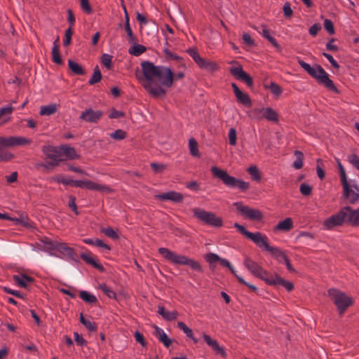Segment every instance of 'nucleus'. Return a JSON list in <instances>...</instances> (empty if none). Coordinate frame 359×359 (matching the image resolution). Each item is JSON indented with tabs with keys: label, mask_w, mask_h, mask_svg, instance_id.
<instances>
[{
	"label": "nucleus",
	"mask_w": 359,
	"mask_h": 359,
	"mask_svg": "<svg viewBox=\"0 0 359 359\" xmlns=\"http://www.w3.org/2000/svg\"><path fill=\"white\" fill-rule=\"evenodd\" d=\"M142 76L138 77L147 92L155 98L164 97L167 91L165 88H170L176 80L185 76L183 72L174 74L171 68L162 65H155L149 61L141 62Z\"/></svg>",
	"instance_id": "nucleus-1"
},
{
	"label": "nucleus",
	"mask_w": 359,
	"mask_h": 359,
	"mask_svg": "<svg viewBox=\"0 0 359 359\" xmlns=\"http://www.w3.org/2000/svg\"><path fill=\"white\" fill-rule=\"evenodd\" d=\"M233 226L248 239L252 241L257 246L262 248H263L266 251H268L271 255L276 259L278 262H282L287 256L285 252L281 250L276 247L271 246L268 243V238L266 236L263 235L260 232L252 233L248 231L243 225L238 223H234Z\"/></svg>",
	"instance_id": "nucleus-2"
},
{
	"label": "nucleus",
	"mask_w": 359,
	"mask_h": 359,
	"mask_svg": "<svg viewBox=\"0 0 359 359\" xmlns=\"http://www.w3.org/2000/svg\"><path fill=\"white\" fill-rule=\"evenodd\" d=\"M345 223L352 226H359V208L353 210L350 206L344 207L338 212L325 219L323 225L325 229H332Z\"/></svg>",
	"instance_id": "nucleus-3"
},
{
	"label": "nucleus",
	"mask_w": 359,
	"mask_h": 359,
	"mask_svg": "<svg viewBox=\"0 0 359 359\" xmlns=\"http://www.w3.org/2000/svg\"><path fill=\"white\" fill-rule=\"evenodd\" d=\"M297 62L300 67L303 68L309 75L316 79L319 84L323 85L325 88L336 93H339L333 81L329 78L328 74L320 65H315L313 67H311L299 57H297Z\"/></svg>",
	"instance_id": "nucleus-4"
},
{
	"label": "nucleus",
	"mask_w": 359,
	"mask_h": 359,
	"mask_svg": "<svg viewBox=\"0 0 359 359\" xmlns=\"http://www.w3.org/2000/svg\"><path fill=\"white\" fill-rule=\"evenodd\" d=\"M158 251L165 259L174 264L189 266L194 271L198 273L203 272V267L200 262L192 258L178 255L166 248H160Z\"/></svg>",
	"instance_id": "nucleus-5"
},
{
	"label": "nucleus",
	"mask_w": 359,
	"mask_h": 359,
	"mask_svg": "<svg viewBox=\"0 0 359 359\" xmlns=\"http://www.w3.org/2000/svg\"><path fill=\"white\" fill-rule=\"evenodd\" d=\"M210 171L215 177L221 180L228 187L238 188L244 192L250 188V184L248 182L229 175L226 171L217 166H212Z\"/></svg>",
	"instance_id": "nucleus-6"
},
{
	"label": "nucleus",
	"mask_w": 359,
	"mask_h": 359,
	"mask_svg": "<svg viewBox=\"0 0 359 359\" xmlns=\"http://www.w3.org/2000/svg\"><path fill=\"white\" fill-rule=\"evenodd\" d=\"M328 296L332 300L340 315L344 314L345 311L353 304V299L346 293L335 289L331 288L327 291Z\"/></svg>",
	"instance_id": "nucleus-7"
},
{
	"label": "nucleus",
	"mask_w": 359,
	"mask_h": 359,
	"mask_svg": "<svg viewBox=\"0 0 359 359\" xmlns=\"http://www.w3.org/2000/svg\"><path fill=\"white\" fill-rule=\"evenodd\" d=\"M186 52L192 57L194 61L200 69L211 73L219 70V65L215 61L206 60L202 57L196 48H189L186 50Z\"/></svg>",
	"instance_id": "nucleus-8"
},
{
	"label": "nucleus",
	"mask_w": 359,
	"mask_h": 359,
	"mask_svg": "<svg viewBox=\"0 0 359 359\" xmlns=\"http://www.w3.org/2000/svg\"><path fill=\"white\" fill-rule=\"evenodd\" d=\"M193 212L194 217L209 226L221 227L223 225L222 219L212 212H208L201 208H194Z\"/></svg>",
	"instance_id": "nucleus-9"
},
{
	"label": "nucleus",
	"mask_w": 359,
	"mask_h": 359,
	"mask_svg": "<svg viewBox=\"0 0 359 359\" xmlns=\"http://www.w3.org/2000/svg\"><path fill=\"white\" fill-rule=\"evenodd\" d=\"M68 185L74 187L85 188L91 191H98L100 192L113 193L114 190L104 184H100L89 180H69Z\"/></svg>",
	"instance_id": "nucleus-10"
},
{
	"label": "nucleus",
	"mask_w": 359,
	"mask_h": 359,
	"mask_svg": "<svg viewBox=\"0 0 359 359\" xmlns=\"http://www.w3.org/2000/svg\"><path fill=\"white\" fill-rule=\"evenodd\" d=\"M233 205L245 219L260 221L263 218V215L260 210L245 205L242 202H235Z\"/></svg>",
	"instance_id": "nucleus-11"
},
{
	"label": "nucleus",
	"mask_w": 359,
	"mask_h": 359,
	"mask_svg": "<svg viewBox=\"0 0 359 359\" xmlns=\"http://www.w3.org/2000/svg\"><path fill=\"white\" fill-rule=\"evenodd\" d=\"M243 264L255 276L260 278L266 283L269 280L268 272L264 269L258 263L251 259L250 257H245Z\"/></svg>",
	"instance_id": "nucleus-12"
},
{
	"label": "nucleus",
	"mask_w": 359,
	"mask_h": 359,
	"mask_svg": "<svg viewBox=\"0 0 359 359\" xmlns=\"http://www.w3.org/2000/svg\"><path fill=\"white\" fill-rule=\"evenodd\" d=\"M42 151L46 158L51 160V161L48 163L50 166H57L59 165L60 161H62L61 158L60 146L45 145L42 147Z\"/></svg>",
	"instance_id": "nucleus-13"
},
{
	"label": "nucleus",
	"mask_w": 359,
	"mask_h": 359,
	"mask_svg": "<svg viewBox=\"0 0 359 359\" xmlns=\"http://www.w3.org/2000/svg\"><path fill=\"white\" fill-rule=\"evenodd\" d=\"M344 189V196L350 204H355L359 201V187L355 184L346 182L341 183Z\"/></svg>",
	"instance_id": "nucleus-14"
},
{
	"label": "nucleus",
	"mask_w": 359,
	"mask_h": 359,
	"mask_svg": "<svg viewBox=\"0 0 359 359\" xmlns=\"http://www.w3.org/2000/svg\"><path fill=\"white\" fill-rule=\"evenodd\" d=\"M56 252H58L59 255L56 254L55 257L60 258H69L76 262H79L75 250L69 247L65 243L58 242Z\"/></svg>",
	"instance_id": "nucleus-15"
},
{
	"label": "nucleus",
	"mask_w": 359,
	"mask_h": 359,
	"mask_svg": "<svg viewBox=\"0 0 359 359\" xmlns=\"http://www.w3.org/2000/svg\"><path fill=\"white\" fill-rule=\"evenodd\" d=\"M32 140L23 137L10 136L8 137H0V145L6 147H11L18 145L29 144Z\"/></svg>",
	"instance_id": "nucleus-16"
},
{
	"label": "nucleus",
	"mask_w": 359,
	"mask_h": 359,
	"mask_svg": "<svg viewBox=\"0 0 359 359\" xmlns=\"http://www.w3.org/2000/svg\"><path fill=\"white\" fill-rule=\"evenodd\" d=\"M102 116L103 112L102 111L94 110L93 108L90 107L81 111L79 119L87 123H96L100 120Z\"/></svg>",
	"instance_id": "nucleus-17"
},
{
	"label": "nucleus",
	"mask_w": 359,
	"mask_h": 359,
	"mask_svg": "<svg viewBox=\"0 0 359 359\" xmlns=\"http://www.w3.org/2000/svg\"><path fill=\"white\" fill-rule=\"evenodd\" d=\"M230 72L236 79L245 82L248 87L253 86L252 77L243 69L241 66L231 67Z\"/></svg>",
	"instance_id": "nucleus-18"
},
{
	"label": "nucleus",
	"mask_w": 359,
	"mask_h": 359,
	"mask_svg": "<svg viewBox=\"0 0 359 359\" xmlns=\"http://www.w3.org/2000/svg\"><path fill=\"white\" fill-rule=\"evenodd\" d=\"M266 283L274 286L280 285L284 287L288 292L294 289V285L292 282L285 280L277 273L275 274L274 277L271 276L269 280H266Z\"/></svg>",
	"instance_id": "nucleus-19"
},
{
	"label": "nucleus",
	"mask_w": 359,
	"mask_h": 359,
	"mask_svg": "<svg viewBox=\"0 0 359 359\" xmlns=\"http://www.w3.org/2000/svg\"><path fill=\"white\" fill-rule=\"evenodd\" d=\"M156 198L159 201H170L174 203H182L184 200V196L182 194L175 191H170L165 193L156 195Z\"/></svg>",
	"instance_id": "nucleus-20"
},
{
	"label": "nucleus",
	"mask_w": 359,
	"mask_h": 359,
	"mask_svg": "<svg viewBox=\"0 0 359 359\" xmlns=\"http://www.w3.org/2000/svg\"><path fill=\"white\" fill-rule=\"evenodd\" d=\"M203 338L206 344L212 348L216 354L224 358L226 357V353L223 346H220L217 340L212 339L208 334L203 333Z\"/></svg>",
	"instance_id": "nucleus-21"
},
{
	"label": "nucleus",
	"mask_w": 359,
	"mask_h": 359,
	"mask_svg": "<svg viewBox=\"0 0 359 359\" xmlns=\"http://www.w3.org/2000/svg\"><path fill=\"white\" fill-rule=\"evenodd\" d=\"M231 87L239 103L246 107L252 105V100L248 94L243 93L235 83H231Z\"/></svg>",
	"instance_id": "nucleus-22"
},
{
	"label": "nucleus",
	"mask_w": 359,
	"mask_h": 359,
	"mask_svg": "<svg viewBox=\"0 0 359 359\" xmlns=\"http://www.w3.org/2000/svg\"><path fill=\"white\" fill-rule=\"evenodd\" d=\"M41 245L40 247L45 252H48L50 255L56 256V253L54 251H56L58 242L50 241L48 238H46L41 241Z\"/></svg>",
	"instance_id": "nucleus-23"
},
{
	"label": "nucleus",
	"mask_w": 359,
	"mask_h": 359,
	"mask_svg": "<svg viewBox=\"0 0 359 359\" xmlns=\"http://www.w3.org/2000/svg\"><path fill=\"white\" fill-rule=\"evenodd\" d=\"M293 228V222L290 217H287L284 220L278 222L273 228V231H289Z\"/></svg>",
	"instance_id": "nucleus-24"
},
{
	"label": "nucleus",
	"mask_w": 359,
	"mask_h": 359,
	"mask_svg": "<svg viewBox=\"0 0 359 359\" xmlns=\"http://www.w3.org/2000/svg\"><path fill=\"white\" fill-rule=\"evenodd\" d=\"M154 328L155 336L166 348H168L172 344V340L167 336L163 329L156 325H154Z\"/></svg>",
	"instance_id": "nucleus-25"
},
{
	"label": "nucleus",
	"mask_w": 359,
	"mask_h": 359,
	"mask_svg": "<svg viewBox=\"0 0 359 359\" xmlns=\"http://www.w3.org/2000/svg\"><path fill=\"white\" fill-rule=\"evenodd\" d=\"M13 280L22 287L26 288L28 283H31L34 281V278L26 274H19L13 276Z\"/></svg>",
	"instance_id": "nucleus-26"
},
{
	"label": "nucleus",
	"mask_w": 359,
	"mask_h": 359,
	"mask_svg": "<svg viewBox=\"0 0 359 359\" xmlns=\"http://www.w3.org/2000/svg\"><path fill=\"white\" fill-rule=\"evenodd\" d=\"M158 314L161 315L166 320H174L178 316V313L177 311H168L163 306H158Z\"/></svg>",
	"instance_id": "nucleus-27"
},
{
	"label": "nucleus",
	"mask_w": 359,
	"mask_h": 359,
	"mask_svg": "<svg viewBox=\"0 0 359 359\" xmlns=\"http://www.w3.org/2000/svg\"><path fill=\"white\" fill-rule=\"evenodd\" d=\"M83 242L86 244L103 248L107 251H109L111 248L109 245L104 243L102 240L98 238H84Z\"/></svg>",
	"instance_id": "nucleus-28"
},
{
	"label": "nucleus",
	"mask_w": 359,
	"mask_h": 359,
	"mask_svg": "<svg viewBox=\"0 0 359 359\" xmlns=\"http://www.w3.org/2000/svg\"><path fill=\"white\" fill-rule=\"evenodd\" d=\"M61 156L64 154L69 159H74L77 158V154L74 147H69L67 144L60 146Z\"/></svg>",
	"instance_id": "nucleus-29"
},
{
	"label": "nucleus",
	"mask_w": 359,
	"mask_h": 359,
	"mask_svg": "<svg viewBox=\"0 0 359 359\" xmlns=\"http://www.w3.org/2000/svg\"><path fill=\"white\" fill-rule=\"evenodd\" d=\"M13 111V107L11 105L0 109V120H2L1 124L6 123L11 120V114Z\"/></svg>",
	"instance_id": "nucleus-30"
},
{
	"label": "nucleus",
	"mask_w": 359,
	"mask_h": 359,
	"mask_svg": "<svg viewBox=\"0 0 359 359\" xmlns=\"http://www.w3.org/2000/svg\"><path fill=\"white\" fill-rule=\"evenodd\" d=\"M163 52L164 53L165 58L167 60H176L180 66H185L183 58L175 53H172L168 48L165 47Z\"/></svg>",
	"instance_id": "nucleus-31"
},
{
	"label": "nucleus",
	"mask_w": 359,
	"mask_h": 359,
	"mask_svg": "<svg viewBox=\"0 0 359 359\" xmlns=\"http://www.w3.org/2000/svg\"><path fill=\"white\" fill-rule=\"evenodd\" d=\"M81 258L85 262H86L87 264L93 266L94 268L97 269V270H99L101 272H103L104 271V268L102 265H101L100 264L97 263L95 259L94 258H93L92 257L88 255L86 253H81Z\"/></svg>",
	"instance_id": "nucleus-32"
},
{
	"label": "nucleus",
	"mask_w": 359,
	"mask_h": 359,
	"mask_svg": "<svg viewBox=\"0 0 359 359\" xmlns=\"http://www.w3.org/2000/svg\"><path fill=\"white\" fill-rule=\"evenodd\" d=\"M123 9H124L125 19H126L125 30H126V33L128 34L129 42L135 43V41H136V38H135V35L133 34L132 29H131V27L130 26L129 16H128V14L127 13V11H126V8L125 6H123Z\"/></svg>",
	"instance_id": "nucleus-33"
},
{
	"label": "nucleus",
	"mask_w": 359,
	"mask_h": 359,
	"mask_svg": "<svg viewBox=\"0 0 359 359\" xmlns=\"http://www.w3.org/2000/svg\"><path fill=\"white\" fill-rule=\"evenodd\" d=\"M68 67L69 69L72 72V73L75 75H84L85 71L81 65L79 63L74 62L72 60H68Z\"/></svg>",
	"instance_id": "nucleus-34"
},
{
	"label": "nucleus",
	"mask_w": 359,
	"mask_h": 359,
	"mask_svg": "<svg viewBox=\"0 0 359 359\" xmlns=\"http://www.w3.org/2000/svg\"><path fill=\"white\" fill-rule=\"evenodd\" d=\"M262 36L265 39H266L275 48H276L278 50H280L281 48H280V45L276 41V39L272 37L269 34V30L266 28V26L264 25H262Z\"/></svg>",
	"instance_id": "nucleus-35"
},
{
	"label": "nucleus",
	"mask_w": 359,
	"mask_h": 359,
	"mask_svg": "<svg viewBox=\"0 0 359 359\" xmlns=\"http://www.w3.org/2000/svg\"><path fill=\"white\" fill-rule=\"evenodd\" d=\"M80 322L81 323L86 327L90 332H95L97 330V323L95 322H92L88 319L84 318L83 314L80 313Z\"/></svg>",
	"instance_id": "nucleus-36"
},
{
	"label": "nucleus",
	"mask_w": 359,
	"mask_h": 359,
	"mask_svg": "<svg viewBox=\"0 0 359 359\" xmlns=\"http://www.w3.org/2000/svg\"><path fill=\"white\" fill-rule=\"evenodd\" d=\"M57 111V104H51L48 105H43L40 108V115L50 116L55 114Z\"/></svg>",
	"instance_id": "nucleus-37"
},
{
	"label": "nucleus",
	"mask_w": 359,
	"mask_h": 359,
	"mask_svg": "<svg viewBox=\"0 0 359 359\" xmlns=\"http://www.w3.org/2000/svg\"><path fill=\"white\" fill-rule=\"evenodd\" d=\"M79 297L86 303L96 304L97 302V299L95 295L90 294L88 292L85 290L79 292Z\"/></svg>",
	"instance_id": "nucleus-38"
},
{
	"label": "nucleus",
	"mask_w": 359,
	"mask_h": 359,
	"mask_svg": "<svg viewBox=\"0 0 359 359\" xmlns=\"http://www.w3.org/2000/svg\"><path fill=\"white\" fill-rule=\"evenodd\" d=\"M264 118H266L267 121L273 122H277L278 121V114L272 108H264Z\"/></svg>",
	"instance_id": "nucleus-39"
},
{
	"label": "nucleus",
	"mask_w": 359,
	"mask_h": 359,
	"mask_svg": "<svg viewBox=\"0 0 359 359\" xmlns=\"http://www.w3.org/2000/svg\"><path fill=\"white\" fill-rule=\"evenodd\" d=\"M102 79V74L99 69L98 65H96L93 69V74L91 78L88 81V84L93 86L99 81H100Z\"/></svg>",
	"instance_id": "nucleus-40"
},
{
	"label": "nucleus",
	"mask_w": 359,
	"mask_h": 359,
	"mask_svg": "<svg viewBox=\"0 0 359 359\" xmlns=\"http://www.w3.org/2000/svg\"><path fill=\"white\" fill-rule=\"evenodd\" d=\"M205 259L210 264V267L212 270H214L215 266L213 264L220 260V257L215 253L210 252L205 255Z\"/></svg>",
	"instance_id": "nucleus-41"
},
{
	"label": "nucleus",
	"mask_w": 359,
	"mask_h": 359,
	"mask_svg": "<svg viewBox=\"0 0 359 359\" xmlns=\"http://www.w3.org/2000/svg\"><path fill=\"white\" fill-rule=\"evenodd\" d=\"M145 46L141 44H135L128 50V53L135 56H139L146 51Z\"/></svg>",
	"instance_id": "nucleus-42"
},
{
	"label": "nucleus",
	"mask_w": 359,
	"mask_h": 359,
	"mask_svg": "<svg viewBox=\"0 0 359 359\" xmlns=\"http://www.w3.org/2000/svg\"><path fill=\"white\" fill-rule=\"evenodd\" d=\"M296 160L293 163V167L296 169H301L303 167L304 154L302 151L296 150L294 151Z\"/></svg>",
	"instance_id": "nucleus-43"
},
{
	"label": "nucleus",
	"mask_w": 359,
	"mask_h": 359,
	"mask_svg": "<svg viewBox=\"0 0 359 359\" xmlns=\"http://www.w3.org/2000/svg\"><path fill=\"white\" fill-rule=\"evenodd\" d=\"M264 107H262V108H255L253 109L250 113V117L253 118V119H256V120H262L264 118Z\"/></svg>",
	"instance_id": "nucleus-44"
},
{
	"label": "nucleus",
	"mask_w": 359,
	"mask_h": 359,
	"mask_svg": "<svg viewBox=\"0 0 359 359\" xmlns=\"http://www.w3.org/2000/svg\"><path fill=\"white\" fill-rule=\"evenodd\" d=\"M52 60L53 62L57 65H61L62 63V60L59 51V46H53L52 48Z\"/></svg>",
	"instance_id": "nucleus-45"
},
{
	"label": "nucleus",
	"mask_w": 359,
	"mask_h": 359,
	"mask_svg": "<svg viewBox=\"0 0 359 359\" xmlns=\"http://www.w3.org/2000/svg\"><path fill=\"white\" fill-rule=\"evenodd\" d=\"M265 88H269L276 97L280 96L283 93L281 87L275 82H271L269 86L265 85Z\"/></svg>",
	"instance_id": "nucleus-46"
},
{
	"label": "nucleus",
	"mask_w": 359,
	"mask_h": 359,
	"mask_svg": "<svg viewBox=\"0 0 359 359\" xmlns=\"http://www.w3.org/2000/svg\"><path fill=\"white\" fill-rule=\"evenodd\" d=\"M189 147L190 153L194 156H199V151L198 149V142L194 138H191L189 140Z\"/></svg>",
	"instance_id": "nucleus-47"
},
{
	"label": "nucleus",
	"mask_w": 359,
	"mask_h": 359,
	"mask_svg": "<svg viewBox=\"0 0 359 359\" xmlns=\"http://www.w3.org/2000/svg\"><path fill=\"white\" fill-rule=\"evenodd\" d=\"M248 172L250 175L252 179L253 180H255L257 182L260 181L261 176L259 172V170L257 166L252 165L248 168Z\"/></svg>",
	"instance_id": "nucleus-48"
},
{
	"label": "nucleus",
	"mask_w": 359,
	"mask_h": 359,
	"mask_svg": "<svg viewBox=\"0 0 359 359\" xmlns=\"http://www.w3.org/2000/svg\"><path fill=\"white\" fill-rule=\"evenodd\" d=\"M316 164H317L316 165V171H317L318 177L320 180H323L325 178V173L323 170L324 163H323V160L320 158L317 159Z\"/></svg>",
	"instance_id": "nucleus-49"
},
{
	"label": "nucleus",
	"mask_w": 359,
	"mask_h": 359,
	"mask_svg": "<svg viewBox=\"0 0 359 359\" xmlns=\"http://www.w3.org/2000/svg\"><path fill=\"white\" fill-rule=\"evenodd\" d=\"M100 289L103 291V292L111 299H116V292L109 288L106 284L100 285Z\"/></svg>",
	"instance_id": "nucleus-50"
},
{
	"label": "nucleus",
	"mask_w": 359,
	"mask_h": 359,
	"mask_svg": "<svg viewBox=\"0 0 359 359\" xmlns=\"http://www.w3.org/2000/svg\"><path fill=\"white\" fill-rule=\"evenodd\" d=\"M101 231L107 237L114 240L118 239L119 237L118 233L111 227L102 229Z\"/></svg>",
	"instance_id": "nucleus-51"
},
{
	"label": "nucleus",
	"mask_w": 359,
	"mask_h": 359,
	"mask_svg": "<svg viewBox=\"0 0 359 359\" xmlns=\"http://www.w3.org/2000/svg\"><path fill=\"white\" fill-rule=\"evenodd\" d=\"M111 60H112L111 55L104 53L102 55L101 62L103 64V65H104L107 67V69H111L112 67Z\"/></svg>",
	"instance_id": "nucleus-52"
},
{
	"label": "nucleus",
	"mask_w": 359,
	"mask_h": 359,
	"mask_svg": "<svg viewBox=\"0 0 359 359\" xmlns=\"http://www.w3.org/2000/svg\"><path fill=\"white\" fill-rule=\"evenodd\" d=\"M13 221L16 224H20L25 227H31L30 220L27 216L20 215L18 218H13Z\"/></svg>",
	"instance_id": "nucleus-53"
},
{
	"label": "nucleus",
	"mask_w": 359,
	"mask_h": 359,
	"mask_svg": "<svg viewBox=\"0 0 359 359\" xmlns=\"http://www.w3.org/2000/svg\"><path fill=\"white\" fill-rule=\"evenodd\" d=\"M110 137L114 140H121L126 138V133L123 130L118 129L111 133Z\"/></svg>",
	"instance_id": "nucleus-54"
},
{
	"label": "nucleus",
	"mask_w": 359,
	"mask_h": 359,
	"mask_svg": "<svg viewBox=\"0 0 359 359\" xmlns=\"http://www.w3.org/2000/svg\"><path fill=\"white\" fill-rule=\"evenodd\" d=\"M323 26L325 30L329 33V34L332 35L334 34L335 30L333 22L331 20L325 19L323 22Z\"/></svg>",
	"instance_id": "nucleus-55"
},
{
	"label": "nucleus",
	"mask_w": 359,
	"mask_h": 359,
	"mask_svg": "<svg viewBox=\"0 0 359 359\" xmlns=\"http://www.w3.org/2000/svg\"><path fill=\"white\" fill-rule=\"evenodd\" d=\"M177 327L184 332L187 337H192V330L184 323L178 322Z\"/></svg>",
	"instance_id": "nucleus-56"
},
{
	"label": "nucleus",
	"mask_w": 359,
	"mask_h": 359,
	"mask_svg": "<svg viewBox=\"0 0 359 359\" xmlns=\"http://www.w3.org/2000/svg\"><path fill=\"white\" fill-rule=\"evenodd\" d=\"M229 144L231 146H235L236 144L237 135L236 130L233 128H231L229 131Z\"/></svg>",
	"instance_id": "nucleus-57"
},
{
	"label": "nucleus",
	"mask_w": 359,
	"mask_h": 359,
	"mask_svg": "<svg viewBox=\"0 0 359 359\" xmlns=\"http://www.w3.org/2000/svg\"><path fill=\"white\" fill-rule=\"evenodd\" d=\"M81 8L82 11L86 14H90L93 12V9L89 3V0H80Z\"/></svg>",
	"instance_id": "nucleus-58"
},
{
	"label": "nucleus",
	"mask_w": 359,
	"mask_h": 359,
	"mask_svg": "<svg viewBox=\"0 0 359 359\" xmlns=\"http://www.w3.org/2000/svg\"><path fill=\"white\" fill-rule=\"evenodd\" d=\"M299 190H300L301 194L303 196H308L311 195V194L312 187L307 184L302 183L300 185Z\"/></svg>",
	"instance_id": "nucleus-59"
},
{
	"label": "nucleus",
	"mask_w": 359,
	"mask_h": 359,
	"mask_svg": "<svg viewBox=\"0 0 359 359\" xmlns=\"http://www.w3.org/2000/svg\"><path fill=\"white\" fill-rule=\"evenodd\" d=\"M348 162L357 170H359V157L355 154H351L348 156Z\"/></svg>",
	"instance_id": "nucleus-60"
},
{
	"label": "nucleus",
	"mask_w": 359,
	"mask_h": 359,
	"mask_svg": "<svg viewBox=\"0 0 359 359\" xmlns=\"http://www.w3.org/2000/svg\"><path fill=\"white\" fill-rule=\"evenodd\" d=\"M151 167L152 170L156 173L163 172L166 169V165L162 163H151Z\"/></svg>",
	"instance_id": "nucleus-61"
},
{
	"label": "nucleus",
	"mask_w": 359,
	"mask_h": 359,
	"mask_svg": "<svg viewBox=\"0 0 359 359\" xmlns=\"http://www.w3.org/2000/svg\"><path fill=\"white\" fill-rule=\"evenodd\" d=\"M68 205L72 209V210L74 212V213L76 215H79V212L77 210V206L76 204V198L74 196H69Z\"/></svg>",
	"instance_id": "nucleus-62"
},
{
	"label": "nucleus",
	"mask_w": 359,
	"mask_h": 359,
	"mask_svg": "<svg viewBox=\"0 0 359 359\" xmlns=\"http://www.w3.org/2000/svg\"><path fill=\"white\" fill-rule=\"evenodd\" d=\"M283 10L284 16L285 18H290L292 15L293 11L291 8V6L289 2H286L283 5Z\"/></svg>",
	"instance_id": "nucleus-63"
},
{
	"label": "nucleus",
	"mask_w": 359,
	"mask_h": 359,
	"mask_svg": "<svg viewBox=\"0 0 359 359\" xmlns=\"http://www.w3.org/2000/svg\"><path fill=\"white\" fill-rule=\"evenodd\" d=\"M320 29L321 25L319 23H315L309 28V32L312 36H316Z\"/></svg>",
	"instance_id": "nucleus-64"
}]
</instances>
